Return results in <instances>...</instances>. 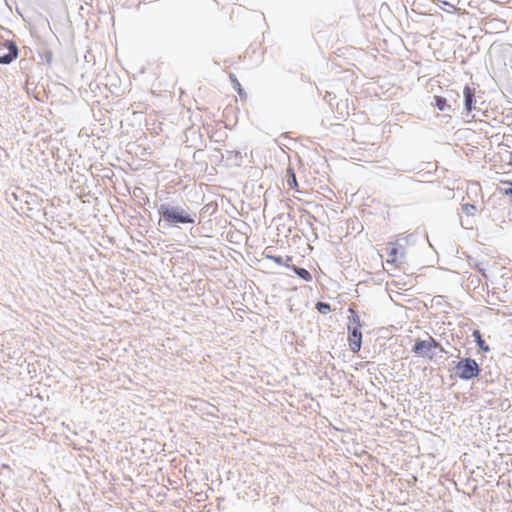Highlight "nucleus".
<instances>
[{"label": "nucleus", "instance_id": "8", "mask_svg": "<svg viewBox=\"0 0 512 512\" xmlns=\"http://www.w3.org/2000/svg\"><path fill=\"white\" fill-rule=\"evenodd\" d=\"M478 347L484 351L488 352L490 350L489 346L485 343V341L482 339L481 333L479 330H474L472 333Z\"/></svg>", "mask_w": 512, "mask_h": 512}, {"label": "nucleus", "instance_id": "5", "mask_svg": "<svg viewBox=\"0 0 512 512\" xmlns=\"http://www.w3.org/2000/svg\"><path fill=\"white\" fill-rule=\"evenodd\" d=\"M162 216L170 223H193L194 219L188 214H181L169 208L162 206Z\"/></svg>", "mask_w": 512, "mask_h": 512}, {"label": "nucleus", "instance_id": "15", "mask_svg": "<svg viewBox=\"0 0 512 512\" xmlns=\"http://www.w3.org/2000/svg\"><path fill=\"white\" fill-rule=\"evenodd\" d=\"M501 183L503 184H508L510 187L507 188V189H503L501 190V192L506 195V196H509L512 198V182L511 181H508V180H504V181H501Z\"/></svg>", "mask_w": 512, "mask_h": 512}, {"label": "nucleus", "instance_id": "18", "mask_svg": "<svg viewBox=\"0 0 512 512\" xmlns=\"http://www.w3.org/2000/svg\"><path fill=\"white\" fill-rule=\"evenodd\" d=\"M508 164L512 165V153H511V157H510V160H509Z\"/></svg>", "mask_w": 512, "mask_h": 512}, {"label": "nucleus", "instance_id": "2", "mask_svg": "<svg viewBox=\"0 0 512 512\" xmlns=\"http://www.w3.org/2000/svg\"><path fill=\"white\" fill-rule=\"evenodd\" d=\"M457 375L463 380H469L480 374L478 363L472 358H465L456 365Z\"/></svg>", "mask_w": 512, "mask_h": 512}, {"label": "nucleus", "instance_id": "10", "mask_svg": "<svg viewBox=\"0 0 512 512\" xmlns=\"http://www.w3.org/2000/svg\"><path fill=\"white\" fill-rule=\"evenodd\" d=\"M287 176H288L287 184H288L289 188L297 189L298 183H297L296 175H295L293 169L289 168L287 170Z\"/></svg>", "mask_w": 512, "mask_h": 512}, {"label": "nucleus", "instance_id": "6", "mask_svg": "<svg viewBox=\"0 0 512 512\" xmlns=\"http://www.w3.org/2000/svg\"><path fill=\"white\" fill-rule=\"evenodd\" d=\"M386 250H387L386 262L388 264L399 267L400 263L398 261V248L395 246V244L389 243L386 247Z\"/></svg>", "mask_w": 512, "mask_h": 512}, {"label": "nucleus", "instance_id": "13", "mask_svg": "<svg viewBox=\"0 0 512 512\" xmlns=\"http://www.w3.org/2000/svg\"><path fill=\"white\" fill-rule=\"evenodd\" d=\"M264 256L265 258L272 260L278 265H283V258L281 256H274L266 252H264Z\"/></svg>", "mask_w": 512, "mask_h": 512}, {"label": "nucleus", "instance_id": "17", "mask_svg": "<svg viewBox=\"0 0 512 512\" xmlns=\"http://www.w3.org/2000/svg\"><path fill=\"white\" fill-rule=\"evenodd\" d=\"M291 260H292V256H287L286 260L285 261L283 260V265H285L287 268H291L292 266L289 264Z\"/></svg>", "mask_w": 512, "mask_h": 512}, {"label": "nucleus", "instance_id": "12", "mask_svg": "<svg viewBox=\"0 0 512 512\" xmlns=\"http://www.w3.org/2000/svg\"><path fill=\"white\" fill-rule=\"evenodd\" d=\"M462 211L468 216H474L477 211V208L473 204L465 203L462 205Z\"/></svg>", "mask_w": 512, "mask_h": 512}, {"label": "nucleus", "instance_id": "11", "mask_svg": "<svg viewBox=\"0 0 512 512\" xmlns=\"http://www.w3.org/2000/svg\"><path fill=\"white\" fill-rule=\"evenodd\" d=\"M434 100H435L436 107L440 111H444V110L450 109V105L448 104L446 98H444L442 96H435Z\"/></svg>", "mask_w": 512, "mask_h": 512}, {"label": "nucleus", "instance_id": "9", "mask_svg": "<svg viewBox=\"0 0 512 512\" xmlns=\"http://www.w3.org/2000/svg\"><path fill=\"white\" fill-rule=\"evenodd\" d=\"M291 269L300 277L302 278L303 280L305 281H311L312 280V275L311 273L304 269V268H299V267H296V266H292Z\"/></svg>", "mask_w": 512, "mask_h": 512}, {"label": "nucleus", "instance_id": "3", "mask_svg": "<svg viewBox=\"0 0 512 512\" xmlns=\"http://www.w3.org/2000/svg\"><path fill=\"white\" fill-rule=\"evenodd\" d=\"M439 346L440 344L432 336H429L426 340H416L413 352L419 356H429V358H432V351Z\"/></svg>", "mask_w": 512, "mask_h": 512}, {"label": "nucleus", "instance_id": "14", "mask_svg": "<svg viewBox=\"0 0 512 512\" xmlns=\"http://www.w3.org/2000/svg\"><path fill=\"white\" fill-rule=\"evenodd\" d=\"M316 308L320 313H323V314L330 311V305L327 303H324V302H318L316 305Z\"/></svg>", "mask_w": 512, "mask_h": 512}, {"label": "nucleus", "instance_id": "16", "mask_svg": "<svg viewBox=\"0 0 512 512\" xmlns=\"http://www.w3.org/2000/svg\"><path fill=\"white\" fill-rule=\"evenodd\" d=\"M230 78H231L232 82L234 83V87L238 90L239 93H241L242 88H241L239 81L233 75H231Z\"/></svg>", "mask_w": 512, "mask_h": 512}, {"label": "nucleus", "instance_id": "7", "mask_svg": "<svg viewBox=\"0 0 512 512\" xmlns=\"http://www.w3.org/2000/svg\"><path fill=\"white\" fill-rule=\"evenodd\" d=\"M463 94L465 98V109L467 112H471L473 108L472 104L475 98V89L471 88L470 86H465L463 89Z\"/></svg>", "mask_w": 512, "mask_h": 512}, {"label": "nucleus", "instance_id": "4", "mask_svg": "<svg viewBox=\"0 0 512 512\" xmlns=\"http://www.w3.org/2000/svg\"><path fill=\"white\" fill-rule=\"evenodd\" d=\"M18 56V48L12 41L0 44V64H9Z\"/></svg>", "mask_w": 512, "mask_h": 512}, {"label": "nucleus", "instance_id": "1", "mask_svg": "<svg viewBox=\"0 0 512 512\" xmlns=\"http://www.w3.org/2000/svg\"><path fill=\"white\" fill-rule=\"evenodd\" d=\"M349 313L351 314V320L348 324V344L350 349L357 353L361 349L362 345V333L360 331L361 323H360V317L355 312L354 309L350 308Z\"/></svg>", "mask_w": 512, "mask_h": 512}]
</instances>
